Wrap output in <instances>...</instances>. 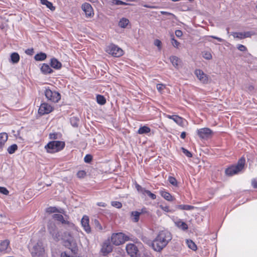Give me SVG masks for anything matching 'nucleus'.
Segmentation results:
<instances>
[{"label":"nucleus","instance_id":"obj_43","mask_svg":"<svg viewBox=\"0 0 257 257\" xmlns=\"http://www.w3.org/2000/svg\"><path fill=\"white\" fill-rule=\"evenodd\" d=\"M171 36V43L172 45L175 48H178L180 45V43L175 39L173 35H172Z\"/></svg>","mask_w":257,"mask_h":257},{"label":"nucleus","instance_id":"obj_55","mask_svg":"<svg viewBox=\"0 0 257 257\" xmlns=\"http://www.w3.org/2000/svg\"><path fill=\"white\" fill-rule=\"evenodd\" d=\"M57 134L51 133L49 134V138L50 139L55 140L57 139Z\"/></svg>","mask_w":257,"mask_h":257},{"label":"nucleus","instance_id":"obj_46","mask_svg":"<svg viewBox=\"0 0 257 257\" xmlns=\"http://www.w3.org/2000/svg\"><path fill=\"white\" fill-rule=\"evenodd\" d=\"M145 195H147L152 199H155L156 198V195L150 191L149 190H146L145 191Z\"/></svg>","mask_w":257,"mask_h":257},{"label":"nucleus","instance_id":"obj_48","mask_svg":"<svg viewBox=\"0 0 257 257\" xmlns=\"http://www.w3.org/2000/svg\"><path fill=\"white\" fill-rule=\"evenodd\" d=\"M166 88V86L163 84H158L157 85V90L161 93L162 91Z\"/></svg>","mask_w":257,"mask_h":257},{"label":"nucleus","instance_id":"obj_10","mask_svg":"<svg viewBox=\"0 0 257 257\" xmlns=\"http://www.w3.org/2000/svg\"><path fill=\"white\" fill-rule=\"evenodd\" d=\"M52 218L60 222L62 224L67 225L69 228H73L74 227V224L72 222L65 219L63 216L60 214H54L52 215Z\"/></svg>","mask_w":257,"mask_h":257},{"label":"nucleus","instance_id":"obj_23","mask_svg":"<svg viewBox=\"0 0 257 257\" xmlns=\"http://www.w3.org/2000/svg\"><path fill=\"white\" fill-rule=\"evenodd\" d=\"M142 214V212L138 211H133L131 213V216L132 217V220L135 222L139 221L140 219V216Z\"/></svg>","mask_w":257,"mask_h":257},{"label":"nucleus","instance_id":"obj_5","mask_svg":"<svg viewBox=\"0 0 257 257\" xmlns=\"http://www.w3.org/2000/svg\"><path fill=\"white\" fill-rule=\"evenodd\" d=\"M32 257H42L45 253L43 242L38 241L32 245L30 249Z\"/></svg>","mask_w":257,"mask_h":257},{"label":"nucleus","instance_id":"obj_16","mask_svg":"<svg viewBox=\"0 0 257 257\" xmlns=\"http://www.w3.org/2000/svg\"><path fill=\"white\" fill-rule=\"evenodd\" d=\"M195 74L197 78L203 83H207L208 82V77L201 70H197L195 71Z\"/></svg>","mask_w":257,"mask_h":257},{"label":"nucleus","instance_id":"obj_9","mask_svg":"<svg viewBox=\"0 0 257 257\" xmlns=\"http://www.w3.org/2000/svg\"><path fill=\"white\" fill-rule=\"evenodd\" d=\"M110 242V239H107L102 243L100 251L103 255L106 256L112 251L113 246Z\"/></svg>","mask_w":257,"mask_h":257},{"label":"nucleus","instance_id":"obj_30","mask_svg":"<svg viewBox=\"0 0 257 257\" xmlns=\"http://www.w3.org/2000/svg\"><path fill=\"white\" fill-rule=\"evenodd\" d=\"M46 54L44 53H40L35 56V59L37 61H43L46 58Z\"/></svg>","mask_w":257,"mask_h":257},{"label":"nucleus","instance_id":"obj_28","mask_svg":"<svg viewBox=\"0 0 257 257\" xmlns=\"http://www.w3.org/2000/svg\"><path fill=\"white\" fill-rule=\"evenodd\" d=\"M11 60L13 63H17L19 61L20 56L17 53H13L11 55Z\"/></svg>","mask_w":257,"mask_h":257},{"label":"nucleus","instance_id":"obj_37","mask_svg":"<svg viewBox=\"0 0 257 257\" xmlns=\"http://www.w3.org/2000/svg\"><path fill=\"white\" fill-rule=\"evenodd\" d=\"M203 57L206 60H211L212 58L211 53L209 51H204L202 52Z\"/></svg>","mask_w":257,"mask_h":257},{"label":"nucleus","instance_id":"obj_7","mask_svg":"<svg viewBox=\"0 0 257 257\" xmlns=\"http://www.w3.org/2000/svg\"><path fill=\"white\" fill-rule=\"evenodd\" d=\"M106 51L108 54L115 57H119L123 55V50L114 44H110L106 48Z\"/></svg>","mask_w":257,"mask_h":257},{"label":"nucleus","instance_id":"obj_38","mask_svg":"<svg viewBox=\"0 0 257 257\" xmlns=\"http://www.w3.org/2000/svg\"><path fill=\"white\" fill-rule=\"evenodd\" d=\"M110 2L112 5H124V6H125V5H128V4H127L124 2L121 1L120 0H110Z\"/></svg>","mask_w":257,"mask_h":257},{"label":"nucleus","instance_id":"obj_2","mask_svg":"<svg viewBox=\"0 0 257 257\" xmlns=\"http://www.w3.org/2000/svg\"><path fill=\"white\" fill-rule=\"evenodd\" d=\"M65 147V143L62 141H54L50 142L45 148L49 153H54L62 150Z\"/></svg>","mask_w":257,"mask_h":257},{"label":"nucleus","instance_id":"obj_52","mask_svg":"<svg viewBox=\"0 0 257 257\" xmlns=\"http://www.w3.org/2000/svg\"><path fill=\"white\" fill-rule=\"evenodd\" d=\"M92 159V157L91 155H86L84 157V161L86 163H90Z\"/></svg>","mask_w":257,"mask_h":257},{"label":"nucleus","instance_id":"obj_41","mask_svg":"<svg viewBox=\"0 0 257 257\" xmlns=\"http://www.w3.org/2000/svg\"><path fill=\"white\" fill-rule=\"evenodd\" d=\"M232 35L234 38H238L239 39H244L243 33L242 32H233Z\"/></svg>","mask_w":257,"mask_h":257},{"label":"nucleus","instance_id":"obj_4","mask_svg":"<svg viewBox=\"0 0 257 257\" xmlns=\"http://www.w3.org/2000/svg\"><path fill=\"white\" fill-rule=\"evenodd\" d=\"M245 160L244 157H241L238 161L236 165L232 166L225 170V173L227 175L232 176L241 171L244 166Z\"/></svg>","mask_w":257,"mask_h":257},{"label":"nucleus","instance_id":"obj_21","mask_svg":"<svg viewBox=\"0 0 257 257\" xmlns=\"http://www.w3.org/2000/svg\"><path fill=\"white\" fill-rule=\"evenodd\" d=\"M41 70L45 74L51 73L53 72V70L50 67L49 65L46 64H43L41 66Z\"/></svg>","mask_w":257,"mask_h":257},{"label":"nucleus","instance_id":"obj_47","mask_svg":"<svg viewBox=\"0 0 257 257\" xmlns=\"http://www.w3.org/2000/svg\"><path fill=\"white\" fill-rule=\"evenodd\" d=\"M111 205L117 208H120L122 207L121 203L118 201H112L111 202Z\"/></svg>","mask_w":257,"mask_h":257},{"label":"nucleus","instance_id":"obj_18","mask_svg":"<svg viewBox=\"0 0 257 257\" xmlns=\"http://www.w3.org/2000/svg\"><path fill=\"white\" fill-rule=\"evenodd\" d=\"M10 242L8 240H5L0 243V251H8L9 249Z\"/></svg>","mask_w":257,"mask_h":257},{"label":"nucleus","instance_id":"obj_13","mask_svg":"<svg viewBox=\"0 0 257 257\" xmlns=\"http://www.w3.org/2000/svg\"><path fill=\"white\" fill-rule=\"evenodd\" d=\"M126 250L128 254L131 257H139L138 254V249L136 245L133 243H129L126 245Z\"/></svg>","mask_w":257,"mask_h":257},{"label":"nucleus","instance_id":"obj_17","mask_svg":"<svg viewBox=\"0 0 257 257\" xmlns=\"http://www.w3.org/2000/svg\"><path fill=\"white\" fill-rule=\"evenodd\" d=\"M167 117L170 119H173L177 124L181 126L184 125L185 119H183L182 117H180L179 116L177 115H167Z\"/></svg>","mask_w":257,"mask_h":257},{"label":"nucleus","instance_id":"obj_14","mask_svg":"<svg viewBox=\"0 0 257 257\" xmlns=\"http://www.w3.org/2000/svg\"><path fill=\"white\" fill-rule=\"evenodd\" d=\"M53 110L51 105L47 103H43L40 105L38 110V112L41 115L48 114L52 112Z\"/></svg>","mask_w":257,"mask_h":257},{"label":"nucleus","instance_id":"obj_3","mask_svg":"<svg viewBox=\"0 0 257 257\" xmlns=\"http://www.w3.org/2000/svg\"><path fill=\"white\" fill-rule=\"evenodd\" d=\"M130 239V237L125 234L122 232H118L112 234L110 241L113 245L117 246L123 244Z\"/></svg>","mask_w":257,"mask_h":257},{"label":"nucleus","instance_id":"obj_15","mask_svg":"<svg viewBox=\"0 0 257 257\" xmlns=\"http://www.w3.org/2000/svg\"><path fill=\"white\" fill-rule=\"evenodd\" d=\"M89 222V218L87 216H84L81 219V225L87 233H90L91 232V228L90 227Z\"/></svg>","mask_w":257,"mask_h":257},{"label":"nucleus","instance_id":"obj_60","mask_svg":"<svg viewBox=\"0 0 257 257\" xmlns=\"http://www.w3.org/2000/svg\"><path fill=\"white\" fill-rule=\"evenodd\" d=\"M61 257H72L66 253V252H62Z\"/></svg>","mask_w":257,"mask_h":257},{"label":"nucleus","instance_id":"obj_22","mask_svg":"<svg viewBox=\"0 0 257 257\" xmlns=\"http://www.w3.org/2000/svg\"><path fill=\"white\" fill-rule=\"evenodd\" d=\"M170 61L171 62L173 65L177 68L181 62V61L179 58L175 56H172L170 57Z\"/></svg>","mask_w":257,"mask_h":257},{"label":"nucleus","instance_id":"obj_44","mask_svg":"<svg viewBox=\"0 0 257 257\" xmlns=\"http://www.w3.org/2000/svg\"><path fill=\"white\" fill-rule=\"evenodd\" d=\"M46 211L49 213L61 212L57 209L56 207H50L48 208L46 210Z\"/></svg>","mask_w":257,"mask_h":257},{"label":"nucleus","instance_id":"obj_19","mask_svg":"<svg viewBox=\"0 0 257 257\" xmlns=\"http://www.w3.org/2000/svg\"><path fill=\"white\" fill-rule=\"evenodd\" d=\"M50 64L52 67L56 69H59L62 66L61 62L54 58L51 59Z\"/></svg>","mask_w":257,"mask_h":257},{"label":"nucleus","instance_id":"obj_51","mask_svg":"<svg viewBox=\"0 0 257 257\" xmlns=\"http://www.w3.org/2000/svg\"><path fill=\"white\" fill-rule=\"evenodd\" d=\"M154 45L158 47L159 50L161 49L162 42L159 39H156L155 40Z\"/></svg>","mask_w":257,"mask_h":257},{"label":"nucleus","instance_id":"obj_25","mask_svg":"<svg viewBox=\"0 0 257 257\" xmlns=\"http://www.w3.org/2000/svg\"><path fill=\"white\" fill-rule=\"evenodd\" d=\"M129 22V20L127 19L122 18L120 20L118 23V26L120 28H125L126 27Z\"/></svg>","mask_w":257,"mask_h":257},{"label":"nucleus","instance_id":"obj_58","mask_svg":"<svg viewBox=\"0 0 257 257\" xmlns=\"http://www.w3.org/2000/svg\"><path fill=\"white\" fill-rule=\"evenodd\" d=\"M26 53L28 55H32L34 53V50L33 49H28L26 50Z\"/></svg>","mask_w":257,"mask_h":257},{"label":"nucleus","instance_id":"obj_56","mask_svg":"<svg viewBox=\"0 0 257 257\" xmlns=\"http://www.w3.org/2000/svg\"><path fill=\"white\" fill-rule=\"evenodd\" d=\"M175 35L178 37H181L182 36L183 33L181 30H177L175 31Z\"/></svg>","mask_w":257,"mask_h":257},{"label":"nucleus","instance_id":"obj_32","mask_svg":"<svg viewBox=\"0 0 257 257\" xmlns=\"http://www.w3.org/2000/svg\"><path fill=\"white\" fill-rule=\"evenodd\" d=\"M97 102L98 103L103 105L106 103L105 97L101 95H97L96 96Z\"/></svg>","mask_w":257,"mask_h":257},{"label":"nucleus","instance_id":"obj_29","mask_svg":"<svg viewBox=\"0 0 257 257\" xmlns=\"http://www.w3.org/2000/svg\"><path fill=\"white\" fill-rule=\"evenodd\" d=\"M177 208L181 210H189L194 208V206L189 205H179L177 206Z\"/></svg>","mask_w":257,"mask_h":257},{"label":"nucleus","instance_id":"obj_26","mask_svg":"<svg viewBox=\"0 0 257 257\" xmlns=\"http://www.w3.org/2000/svg\"><path fill=\"white\" fill-rule=\"evenodd\" d=\"M175 224L177 227L182 229L183 230H185L188 229L187 224L185 222H184L182 221H181V220L175 222Z\"/></svg>","mask_w":257,"mask_h":257},{"label":"nucleus","instance_id":"obj_8","mask_svg":"<svg viewBox=\"0 0 257 257\" xmlns=\"http://www.w3.org/2000/svg\"><path fill=\"white\" fill-rule=\"evenodd\" d=\"M45 95L48 100L53 102H58L61 99V95L59 92L52 91L50 89H46Z\"/></svg>","mask_w":257,"mask_h":257},{"label":"nucleus","instance_id":"obj_12","mask_svg":"<svg viewBox=\"0 0 257 257\" xmlns=\"http://www.w3.org/2000/svg\"><path fill=\"white\" fill-rule=\"evenodd\" d=\"M212 131L209 128L204 127L197 130V135L202 139H207L210 138Z\"/></svg>","mask_w":257,"mask_h":257},{"label":"nucleus","instance_id":"obj_34","mask_svg":"<svg viewBox=\"0 0 257 257\" xmlns=\"http://www.w3.org/2000/svg\"><path fill=\"white\" fill-rule=\"evenodd\" d=\"M17 149V145L16 144H13L8 148L7 151L9 154H12L14 153Z\"/></svg>","mask_w":257,"mask_h":257},{"label":"nucleus","instance_id":"obj_45","mask_svg":"<svg viewBox=\"0 0 257 257\" xmlns=\"http://www.w3.org/2000/svg\"><path fill=\"white\" fill-rule=\"evenodd\" d=\"M86 172L83 170L79 171L77 173V176L79 178H83L86 176Z\"/></svg>","mask_w":257,"mask_h":257},{"label":"nucleus","instance_id":"obj_61","mask_svg":"<svg viewBox=\"0 0 257 257\" xmlns=\"http://www.w3.org/2000/svg\"><path fill=\"white\" fill-rule=\"evenodd\" d=\"M211 37L213 38V39L217 40L220 42H222L223 41V40L222 39H221L220 38H219V37H216V36H211Z\"/></svg>","mask_w":257,"mask_h":257},{"label":"nucleus","instance_id":"obj_24","mask_svg":"<svg viewBox=\"0 0 257 257\" xmlns=\"http://www.w3.org/2000/svg\"><path fill=\"white\" fill-rule=\"evenodd\" d=\"M41 4L43 5H45L48 8H49L51 11H54L55 10V8L53 6V4L51 2H49L48 0H40Z\"/></svg>","mask_w":257,"mask_h":257},{"label":"nucleus","instance_id":"obj_11","mask_svg":"<svg viewBox=\"0 0 257 257\" xmlns=\"http://www.w3.org/2000/svg\"><path fill=\"white\" fill-rule=\"evenodd\" d=\"M82 10L85 13V17L87 18H91L94 16L93 9L90 4L85 3L82 5Z\"/></svg>","mask_w":257,"mask_h":257},{"label":"nucleus","instance_id":"obj_54","mask_svg":"<svg viewBox=\"0 0 257 257\" xmlns=\"http://www.w3.org/2000/svg\"><path fill=\"white\" fill-rule=\"evenodd\" d=\"M253 34H254L253 33H252L251 32H249V31L246 32H243L244 38H248V37H250Z\"/></svg>","mask_w":257,"mask_h":257},{"label":"nucleus","instance_id":"obj_57","mask_svg":"<svg viewBox=\"0 0 257 257\" xmlns=\"http://www.w3.org/2000/svg\"><path fill=\"white\" fill-rule=\"evenodd\" d=\"M251 185L254 188L257 189V180H255V179L252 180Z\"/></svg>","mask_w":257,"mask_h":257},{"label":"nucleus","instance_id":"obj_53","mask_svg":"<svg viewBox=\"0 0 257 257\" xmlns=\"http://www.w3.org/2000/svg\"><path fill=\"white\" fill-rule=\"evenodd\" d=\"M237 48L240 51L244 52L247 50V49L245 46L241 44H238L237 45Z\"/></svg>","mask_w":257,"mask_h":257},{"label":"nucleus","instance_id":"obj_20","mask_svg":"<svg viewBox=\"0 0 257 257\" xmlns=\"http://www.w3.org/2000/svg\"><path fill=\"white\" fill-rule=\"evenodd\" d=\"M8 140L7 133H3L0 134V149H2Z\"/></svg>","mask_w":257,"mask_h":257},{"label":"nucleus","instance_id":"obj_50","mask_svg":"<svg viewBox=\"0 0 257 257\" xmlns=\"http://www.w3.org/2000/svg\"><path fill=\"white\" fill-rule=\"evenodd\" d=\"M0 193L7 195L9 193V191L8 190V189L4 187H0Z\"/></svg>","mask_w":257,"mask_h":257},{"label":"nucleus","instance_id":"obj_36","mask_svg":"<svg viewBox=\"0 0 257 257\" xmlns=\"http://www.w3.org/2000/svg\"><path fill=\"white\" fill-rule=\"evenodd\" d=\"M94 224L96 229L98 231H101L103 230V227L100 224L99 221L97 219H94Z\"/></svg>","mask_w":257,"mask_h":257},{"label":"nucleus","instance_id":"obj_35","mask_svg":"<svg viewBox=\"0 0 257 257\" xmlns=\"http://www.w3.org/2000/svg\"><path fill=\"white\" fill-rule=\"evenodd\" d=\"M79 119L76 117H72L70 118V122L72 125L74 127H77L78 125Z\"/></svg>","mask_w":257,"mask_h":257},{"label":"nucleus","instance_id":"obj_6","mask_svg":"<svg viewBox=\"0 0 257 257\" xmlns=\"http://www.w3.org/2000/svg\"><path fill=\"white\" fill-rule=\"evenodd\" d=\"M47 229L55 241H58L61 239L60 232L54 222H49L47 225Z\"/></svg>","mask_w":257,"mask_h":257},{"label":"nucleus","instance_id":"obj_31","mask_svg":"<svg viewBox=\"0 0 257 257\" xmlns=\"http://www.w3.org/2000/svg\"><path fill=\"white\" fill-rule=\"evenodd\" d=\"M151 131L150 128L146 126L141 127L138 130L139 134H144L149 133Z\"/></svg>","mask_w":257,"mask_h":257},{"label":"nucleus","instance_id":"obj_63","mask_svg":"<svg viewBox=\"0 0 257 257\" xmlns=\"http://www.w3.org/2000/svg\"><path fill=\"white\" fill-rule=\"evenodd\" d=\"M186 134L185 132H183L181 133V136H180V137L182 138V139H185V137H186Z\"/></svg>","mask_w":257,"mask_h":257},{"label":"nucleus","instance_id":"obj_64","mask_svg":"<svg viewBox=\"0 0 257 257\" xmlns=\"http://www.w3.org/2000/svg\"><path fill=\"white\" fill-rule=\"evenodd\" d=\"M161 13L163 15H172L171 13H170L169 12H164V11H162L161 12Z\"/></svg>","mask_w":257,"mask_h":257},{"label":"nucleus","instance_id":"obj_33","mask_svg":"<svg viewBox=\"0 0 257 257\" xmlns=\"http://www.w3.org/2000/svg\"><path fill=\"white\" fill-rule=\"evenodd\" d=\"M187 244L188 246L193 250H196L197 249V246L192 240H187Z\"/></svg>","mask_w":257,"mask_h":257},{"label":"nucleus","instance_id":"obj_49","mask_svg":"<svg viewBox=\"0 0 257 257\" xmlns=\"http://www.w3.org/2000/svg\"><path fill=\"white\" fill-rule=\"evenodd\" d=\"M183 153L188 157L191 158L192 157V154L187 149L182 148Z\"/></svg>","mask_w":257,"mask_h":257},{"label":"nucleus","instance_id":"obj_40","mask_svg":"<svg viewBox=\"0 0 257 257\" xmlns=\"http://www.w3.org/2000/svg\"><path fill=\"white\" fill-rule=\"evenodd\" d=\"M141 240L145 243L147 244H151L152 245V242L151 240L147 236H144L143 235H141Z\"/></svg>","mask_w":257,"mask_h":257},{"label":"nucleus","instance_id":"obj_39","mask_svg":"<svg viewBox=\"0 0 257 257\" xmlns=\"http://www.w3.org/2000/svg\"><path fill=\"white\" fill-rule=\"evenodd\" d=\"M168 181L172 185L177 187L178 186V182L175 178L170 176L168 178Z\"/></svg>","mask_w":257,"mask_h":257},{"label":"nucleus","instance_id":"obj_1","mask_svg":"<svg viewBox=\"0 0 257 257\" xmlns=\"http://www.w3.org/2000/svg\"><path fill=\"white\" fill-rule=\"evenodd\" d=\"M172 235L168 230L160 231L152 241V247L157 252H161L172 240Z\"/></svg>","mask_w":257,"mask_h":257},{"label":"nucleus","instance_id":"obj_27","mask_svg":"<svg viewBox=\"0 0 257 257\" xmlns=\"http://www.w3.org/2000/svg\"><path fill=\"white\" fill-rule=\"evenodd\" d=\"M161 196L168 201H172L173 200L172 196L168 192L161 191L160 192Z\"/></svg>","mask_w":257,"mask_h":257},{"label":"nucleus","instance_id":"obj_59","mask_svg":"<svg viewBox=\"0 0 257 257\" xmlns=\"http://www.w3.org/2000/svg\"><path fill=\"white\" fill-rule=\"evenodd\" d=\"M144 7L150 8V9H158V7L156 6H152V5H143Z\"/></svg>","mask_w":257,"mask_h":257},{"label":"nucleus","instance_id":"obj_42","mask_svg":"<svg viewBox=\"0 0 257 257\" xmlns=\"http://www.w3.org/2000/svg\"><path fill=\"white\" fill-rule=\"evenodd\" d=\"M135 187H136V188L137 189V191L139 192L142 193L143 195H145V191L146 190V189L145 188H143L141 186H140L138 184H136L135 185Z\"/></svg>","mask_w":257,"mask_h":257},{"label":"nucleus","instance_id":"obj_62","mask_svg":"<svg viewBox=\"0 0 257 257\" xmlns=\"http://www.w3.org/2000/svg\"><path fill=\"white\" fill-rule=\"evenodd\" d=\"M97 205L98 206H101V207H104L106 206V204L104 202H98L97 203Z\"/></svg>","mask_w":257,"mask_h":257}]
</instances>
